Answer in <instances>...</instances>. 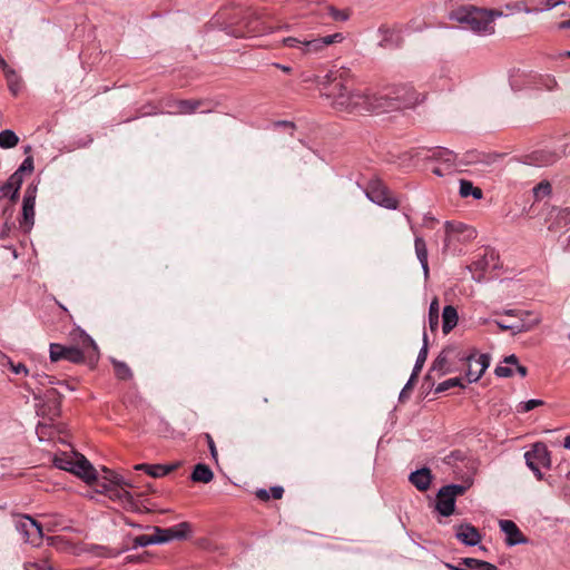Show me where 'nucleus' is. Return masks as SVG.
Returning a JSON list of instances; mask_svg holds the SVG:
<instances>
[{
	"label": "nucleus",
	"instance_id": "nucleus-1",
	"mask_svg": "<svg viewBox=\"0 0 570 570\" xmlns=\"http://www.w3.org/2000/svg\"><path fill=\"white\" fill-rule=\"evenodd\" d=\"M353 77L345 66H332L324 75L317 76L316 82L330 106L337 112L364 116L371 112H384L414 107L420 95L409 83L392 85L380 90L357 88L350 90L346 81Z\"/></svg>",
	"mask_w": 570,
	"mask_h": 570
},
{
	"label": "nucleus",
	"instance_id": "nucleus-2",
	"mask_svg": "<svg viewBox=\"0 0 570 570\" xmlns=\"http://www.w3.org/2000/svg\"><path fill=\"white\" fill-rule=\"evenodd\" d=\"M214 23L233 37L256 36L261 33V21L250 10H242L235 6L222 8L214 17Z\"/></svg>",
	"mask_w": 570,
	"mask_h": 570
},
{
	"label": "nucleus",
	"instance_id": "nucleus-3",
	"mask_svg": "<svg viewBox=\"0 0 570 570\" xmlns=\"http://www.w3.org/2000/svg\"><path fill=\"white\" fill-rule=\"evenodd\" d=\"M498 10H487L473 6L461 7L453 11L452 18L471 31L488 36L495 31L494 19L501 17Z\"/></svg>",
	"mask_w": 570,
	"mask_h": 570
},
{
	"label": "nucleus",
	"instance_id": "nucleus-4",
	"mask_svg": "<svg viewBox=\"0 0 570 570\" xmlns=\"http://www.w3.org/2000/svg\"><path fill=\"white\" fill-rule=\"evenodd\" d=\"M288 129H291L289 136L293 139L289 147L293 160L297 163L305 161L312 155L309 139L311 135L314 132V128L302 121H287V130Z\"/></svg>",
	"mask_w": 570,
	"mask_h": 570
},
{
	"label": "nucleus",
	"instance_id": "nucleus-5",
	"mask_svg": "<svg viewBox=\"0 0 570 570\" xmlns=\"http://www.w3.org/2000/svg\"><path fill=\"white\" fill-rule=\"evenodd\" d=\"M343 40L344 36L341 32L309 40H299L297 38L287 37V47L297 48L303 55H318L323 52L326 47L334 43H340Z\"/></svg>",
	"mask_w": 570,
	"mask_h": 570
},
{
	"label": "nucleus",
	"instance_id": "nucleus-6",
	"mask_svg": "<svg viewBox=\"0 0 570 570\" xmlns=\"http://www.w3.org/2000/svg\"><path fill=\"white\" fill-rule=\"evenodd\" d=\"M527 466L534 473L538 480L543 479L540 468L551 466V456L547 445L543 442H537L532 449L524 453Z\"/></svg>",
	"mask_w": 570,
	"mask_h": 570
},
{
	"label": "nucleus",
	"instance_id": "nucleus-7",
	"mask_svg": "<svg viewBox=\"0 0 570 570\" xmlns=\"http://www.w3.org/2000/svg\"><path fill=\"white\" fill-rule=\"evenodd\" d=\"M365 194L367 198L387 209H396L399 202L394 198L390 189L380 179H372L367 184Z\"/></svg>",
	"mask_w": 570,
	"mask_h": 570
},
{
	"label": "nucleus",
	"instance_id": "nucleus-8",
	"mask_svg": "<svg viewBox=\"0 0 570 570\" xmlns=\"http://www.w3.org/2000/svg\"><path fill=\"white\" fill-rule=\"evenodd\" d=\"M16 529L28 543L39 546L42 541L43 534L40 523L29 515H19L16 520Z\"/></svg>",
	"mask_w": 570,
	"mask_h": 570
},
{
	"label": "nucleus",
	"instance_id": "nucleus-9",
	"mask_svg": "<svg viewBox=\"0 0 570 570\" xmlns=\"http://www.w3.org/2000/svg\"><path fill=\"white\" fill-rule=\"evenodd\" d=\"M33 395H35L36 400L41 402L38 404V406H39L38 411L43 416H48L49 419L59 416L61 395L56 389L47 390L43 396H41L39 393H35V392H33Z\"/></svg>",
	"mask_w": 570,
	"mask_h": 570
},
{
	"label": "nucleus",
	"instance_id": "nucleus-10",
	"mask_svg": "<svg viewBox=\"0 0 570 570\" xmlns=\"http://www.w3.org/2000/svg\"><path fill=\"white\" fill-rule=\"evenodd\" d=\"M51 362L66 360L73 364L86 362L85 351L76 346H65L58 343H51L49 347Z\"/></svg>",
	"mask_w": 570,
	"mask_h": 570
},
{
	"label": "nucleus",
	"instance_id": "nucleus-11",
	"mask_svg": "<svg viewBox=\"0 0 570 570\" xmlns=\"http://www.w3.org/2000/svg\"><path fill=\"white\" fill-rule=\"evenodd\" d=\"M151 529L156 532L158 539H160L159 544L167 543L171 540H184L191 534V525L188 522H181L171 528L153 527Z\"/></svg>",
	"mask_w": 570,
	"mask_h": 570
},
{
	"label": "nucleus",
	"instance_id": "nucleus-12",
	"mask_svg": "<svg viewBox=\"0 0 570 570\" xmlns=\"http://www.w3.org/2000/svg\"><path fill=\"white\" fill-rule=\"evenodd\" d=\"M72 340L77 342L78 348L85 351V358L89 362H97L99 357V350L95 341L82 330H75L71 333Z\"/></svg>",
	"mask_w": 570,
	"mask_h": 570
},
{
	"label": "nucleus",
	"instance_id": "nucleus-13",
	"mask_svg": "<svg viewBox=\"0 0 570 570\" xmlns=\"http://www.w3.org/2000/svg\"><path fill=\"white\" fill-rule=\"evenodd\" d=\"M466 361L468 370L465 375L470 383L479 381L490 365V356L487 354H481L478 357L469 356Z\"/></svg>",
	"mask_w": 570,
	"mask_h": 570
},
{
	"label": "nucleus",
	"instance_id": "nucleus-14",
	"mask_svg": "<svg viewBox=\"0 0 570 570\" xmlns=\"http://www.w3.org/2000/svg\"><path fill=\"white\" fill-rule=\"evenodd\" d=\"M32 173L33 171V158L32 156H27V158L22 161L19 168L9 177V185L14 186V193L11 195V202L16 203L19 197V190L23 183V173Z\"/></svg>",
	"mask_w": 570,
	"mask_h": 570
},
{
	"label": "nucleus",
	"instance_id": "nucleus-15",
	"mask_svg": "<svg viewBox=\"0 0 570 570\" xmlns=\"http://www.w3.org/2000/svg\"><path fill=\"white\" fill-rule=\"evenodd\" d=\"M76 458L71 473L76 474L88 484L95 482L97 480V473L92 464L80 453H78Z\"/></svg>",
	"mask_w": 570,
	"mask_h": 570
},
{
	"label": "nucleus",
	"instance_id": "nucleus-16",
	"mask_svg": "<svg viewBox=\"0 0 570 570\" xmlns=\"http://www.w3.org/2000/svg\"><path fill=\"white\" fill-rule=\"evenodd\" d=\"M37 197V186L29 185L24 191L22 202V219L28 226L35 224V205Z\"/></svg>",
	"mask_w": 570,
	"mask_h": 570
},
{
	"label": "nucleus",
	"instance_id": "nucleus-17",
	"mask_svg": "<svg viewBox=\"0 0 570 570\" xmlns=\"http://www.w3.org/2000/svg\"><path fill=\"white\" fill-rule=\"evenodd\" d=\"M499 525L501 531L507 535L505 543L508 546L512 547L528 541L513 521L500 520Z\"/></svg>",
	"mask_w": 570,
	"mask_h": 570
},
{
	"label": "nucleus",
	"instance_id": "nucleus-18",
	"mask_svg": "<svg viewBox=\"0 0 570 570\" xmlns=\"http://www.w3.org/2000/svg\"><path fill=\"white\" fill-rule=\"evenodd\" d=\"M455 535L458 540L470 547L476 546L481 541V534L478 529L471 524H460L456 528Z\"/></svg>",
	"mask_w": 570,
	"mask_h": 570
},
{
	"label": "nucleus",
	"instance_id": "nucleus-19",
	"mask_svg": "<svg viewBox=\"0 0 570 570\" xmlns=\"http://www.w3.org/2000/svg\"><path fill=\"white\" fill-rule=\"evenodd\" d=\"M106 494L114 501H119L124 508L136 510L137 505L134 501L132 495L126 488L112 487L106 489Z\"/></svg>",
	"mask_w": 570,
	"mask_h": 570
},
{
	"label": "nucleus",
	"instance_id": "nucleus-20",
	"mask_svg": "<svg viewBox=\"0 0 570 570\" xmlns=\"http://www.w3.org/2000/svg\"><path fill=\"white\" fill-rule=\"evenodd\" d=\"M178 465H179V463L169 464V465L141 463V464L135 465V470L145 471L148 475H150L153 478H161V476L169 474L174 470H176L178 468Z\"/></svg>",
	"mask_w": 570,
	"mask_h": 570
},
{
	"label": "nucleus",
	"instance_id": "nucleus-21",
	"mask_svg": "<svg viewBox=\"0 0 570 570\" xmlns=\"http://www.w3.org/2000/svg\"><path fill=\"white\" fill-rule=\"evenodd\" d=\"M455 499L448 491L441 488L436 495V510L444 517L454 512Z\"/></svg>",
	"mask_w": 570,
	"mask_h": 570
},
{
	"label": "nucleus",
	"instance_id": "nucleus-22",
	"mask_svg": "<svg viewBox=\"0 0 570 570\" xmlns=\"http://www.w3.org/2000/svg\"><path fill=\"white\" fill-rule=\"evenodd\" d=\"M409 480L419 491H426L430 488L432 474L430 469L422 468L412 472Z\"/></svg>",
	"mask_w": 570,
	"mask_h": 570
},
{
	"label": "nucleus",
	"instance_id": "nucleus-23",
	"mask_svg": "<svg viewBox=\"0 0 570 570\" xmlns=\"http://www.w3.org/2000/svg\"><path fill=\"white\" fill-rule=\"evenodd\" d=\"M459 315L458 311L452 305H446L442 312V331L444 334H449L458 324Z\"/></svg>",
	"mask_w": 570,
	"mask_h": 570
},
{
	"label": "nucleus",
	"instance_id": "nucleus-24",
	"mask_svg": "<svg viewBox=\"0 0 570 570\" xmlns=\"http://www.w3.org/2000/svg\"><path fill=\"white\" fill-rule=\"evenodd\" d=\"M205 105H207V102L199 99L179 100L176 102V114L190 115Z\"/></svg>",
	"mask_w": 570,
	"mask_h": 570
},
{
	"label": "nucleus",
	"instance_id": "nucleus-25",
	"mask_svg": "<svg viewBox=\"0 0 570 570\" xmlns=\"http://www.w3.org/2000/svg\"><path fill=\"white\" fill-rule=\"evenodd\" d=\"M559 159L558 154L548 150L534 151L531 155V161L535 166H549L554 164Z\"/></svg>",
	"mask_w": 570,
	"mask_h": 570
},
{
	"label": "nucleus",
	"instance_id": "nucleus-26",
	"mask_svg": "<svg viewBox=\"0 0 570 570\" xmlns=\"http://www.w3.org/2000/svg\"><path fill=\"white\" fill-rule=\"evenodd\" d=\"M78 455V452L71 451L70 453H61L60 455H56L53 459V464L56 468L60 470H65L68 472H71L76 456Z\"/></svg>",
	"mask_w": 570,
	"mask_h": 570
},
{
	"label": "nucleus",
	"instance_id": "nucleus-27",
	"mask_svg": "<svg viewBox=\"0 0 570 570\" xmlns=\"http://www.w3.org/2000/svg\"><path fill=\"white\" fill-rule=\"evenodd\" d=\"M460 564L465 567L464 570H499L495 564L475 558H463Z\"/></svg>",
	"mask_w": 570,
	"mask_h": 570
},
{
	"label": "nucleus",
	"instance_id": "nucleus-28",
	"mask_svg": "<svg viewBox=\"0 0 570 570\" xmlns=\"http://www.w3.org/2000/svg\"><path fill=\"white\" fill-rule=\"evenodd\" d=\"M214 478V473L210 468L206 464L198 463L195 465L191 473V480L194 482L209 483Z\"/></svg>",
	"mask_w": 570,
	"mask_h": 570
},
{
	"label": "nucleus",
	"instance_id": "nucleus-29",
	"mask_svg": "<svg viewBox=\"0 0 570 570\" xmlns=\"http://www.w3.org/2000/svg\"><path fill=\"white\" fill-rule=\"evenodd\" d=\"M451 352L452 350L450 348L443 350L433 361L431 370L440 373L441 375L450 373L451 370L449 367V354Z\"/></svg>",
	"mask_w": 570,
	"mask_h": 570
},
{
	"label": "nucleus",
	"instance_id": "nucleus-30",
	"mask_svg": "<svg viewBox=\"0 0 570 570\" xmlns=\"http://www.w3.org/2000/svg\"><path fill=\"white\" fill-rule=\"evenodd\" d=\"M414 245H415V253H416L417 259L420 261V263L422 265V268L424 271L425 277H428V275H429V264H428V248H426V244H425L423 238L416 237L415 242H414Z\"/></svg>",
	"mask_w": 570,
	"mask_h": 570
},
{
	"label": "nucleus",
	"instance_id": "nucleus-31",
	"mask_svg": "<svg viewBox=\"0 0 570 570\" xmlns=\"http://www.w3.org/2000/svg\"><path fill=\"white\" fill-rule=\"evenodd\" d=\"M460 196L463 198L472 196L474 199H481L483 193L481 188L474 187L471 181L462 179L460 181Z\"/></svg>",
	"mask_w": 570,
	"mask_h": 570
},
{
	"label": "nucleus",
	"instance_id": "nucleus-32",
	"mask_svg": "<svg viewBox=\"0 0 570 570\" xmlns=\"http://www.w3.org/2000/svg\"><path fill=\"white\" fill-rule=\"evenodd\" d=\"M4 77L8 83L9 91L13 96H18L22 87L20 76L17 73L14 69H12L10 71H7V73H4Z\"/></svg>",
	"mask_w": 570,
	"mask_h": 570
},
{
	"label": "nucleus",
	"instance_id": "nucleus-33",
	"mask_svg": "<svg viewBox=\"0 0 570 570\" xmlns=\"http://www.w3.org/2000/svg\"><path fill=\"white\" fill-rule=\"evenodd\" d=\"M19 137L14 134V131L10 129H6L0 131V148L9 149L13 148L18 145Z\"/></svg>",
	"mask_w": 570,
	"mask_h": 570
},
{
	"label": "nucleus",
	"instance_id": "nucleus-34",
	"mask_svg": "<svg viewBox=\"0 0 570 570\" xmlns=\"http://www.w3.org/2000/svg\"><path fill=\"white\" fill-rule=\"evenodd\" d=\"M426 357H428V336H426V333L424 332L423 333V346L419 352V355H417V358H416V362H415V365H414V368L412 372L413 376H416V377L419 376V373L421 372V370L426 361Z\"/></svg>",
	"mask_w": 570,
	"mask_h": 570
},
{
	"label": "nucleus",
	"instance_id": "nucleus-35",
	"mask_svg": "<svg viewBox=\"0 0 570 570\" xmlns=\"http://www.w3.org/2000/svg\"><path fill=\"white\" fill-rule=\"evenodd\" d=\"M495 323L501 331H511L513 335H517L530 331L534 325H537L538 322L533 324H524L523 322H520L518 324L512 325H507L500 321H497Z\"/></svg>",
	"mask_w": 570,
	"mask_h": 570
},
{
	"label": "nucleus",
	"instance_id": "nucleus-36",
	"mask_svg": "<svg viewBox=\"0 0 570 570\" xmlns=\"http://www.w3.org/2000/svg\"><path fill=\"white\" fill-rule=\"evenodd\" d=\"M112 365L117 379L127 381L132 377V372L125 362L112 360Z\"/></svg>",
	"mask_w": 570,
	"mask_h": 570
},
{
	"label": "nucleus",
	"instance_id": "nucleus-37",
	"mask_svg": "<svg viewBox=\"0 0 570 570\" xmlns=\"http://www.w3.org/2000/svg\"><path fill=\"white\" fill-rule=\"evenodd\" d=\"M431 157L436 160L443 161L449 166L453 165L456 160V155L453 151L448 150L445 148H436L435 150H433Z\"/></svg>",
	"mask_w": 570,
	"mask_h": 570
},
{
	"label": "nucleus",
	"instance_id": "nucleus-38",
	"mask_svg": "<svg viewBox=\"0 0 570 570\" xmlns=\"http://www.w3.org/2000/svg\"><path fill=\"white\" fill-rule=\"evenodd\" d=\"M439 309H440L439 299L436 297H434L430 304V309H429V325H430V330L432 332H435L439 327Z\"/></svg>",
	"mask_w": 570,
	"mask_h": 570
},
{
	"label": "nucleus",
	"instance_id": "nucleus-39",
	"mask_svg": "<svg viewBox=\"0 0 570 570\" xmlns=\"http://www.w3.org/2000/svg\"><path fill=\"white\" fill-rule=\"evenodd\" d=\"M23 568L24 570H55V567L49 562L48 559L27 561L24 562Z\"/></svg>",
	"mask_w": 570,
	"mask_h": 570
},
{
	"label": "nucleus",
	"instance_id": "nucleus-40",
	"mask_svg": "<svg viewBox=\"0 0 570 570\" xmlns=\"http://www.w3.org/2000/svg\"><path fill=\"white\" fill-rule=\"evenodd\" d=\"M158 535H156V532L151 535L142 534L138 535L134 539L132 548L136 549L138 547H147L149 544H159Z\"/></svg>",
	"mask_w": 570,
	"mask_h": 570
},
{
	"label": "nucleus",
	"instance_id": "nucleus-41",
	"mask_svg": "<svg viewBox=\"0 0 570 570\" xmlns=\"http://www.w3.org/2000/svg\"><path fill=\"white\" fill-rule=\"evenodd\" d=\"M551 185L549 181H541L533 188V195L537 200H541L551 194Z\"/></svg>",
	"mask_w": 570,
	"mask_h": 570
},
{
	"label": "nucleus",
	"instance_id": "nucleus-42",
	"mask_svg": "<svg viewBox=\"0 0 570 570\" xmlns=\"http://www.w3.org/2000/svg\"><path fill=\"white\" fill-rule=\"evenodd\" d=\"M535 3L534 12L538 11H544V10H551L556 8L557 6L564 2V0H533Z\"/></svg>",
	"mask_w": 570,
	"mask_h": 570
},
{
	"label": "nucleus",
	"instance_id": "nucleus-43",
	"mask_svg": "<svg viewBox=\"0 0 570 570\" xmlns=\"http://www.w3.org/2000/svg\"><path fill=\"white\" fill-rule=\"evenodd\" d=\"M455 386L464 387V385L462 384L460 377H452V379H449L446 381L441 382L435 387V393H442V392H445V391H448V390H450L452 387H455Z\"/></svg>",
	"mask_w": 570,
	"mask_h": 570
},
{
	"label": "nucleus",
	"instance_id": "nucleus-44",
	"mask_svg": "<svg viewBox=\"0 0 570 570\" xmlns=\"http://www.w3.org/2000/svg\"><path fill=\"white\" fill-rule=\"evenodd\" d=\"M104 471L108 474V476L106 479L112 484V487H119V488L131 487V484L128 483L127 481H125V479L121 475L114 473L107 469H105Z\"/></svg>",
	"mask_w": 570,
	"mask_h": 570
},
{
	"label": "nucleus",
	"instance_id": "nucleus-45",
	"mask_svg": "<svg viewBox=\"0 0 570 570\" xmlns=\"http://www.w3.org/2000/svg\"><path fill=\"white\" fill-rule=\"evenodd\" d=\"M2 356V360H3V364H8L11 368V371L14 373V374H22V375H28L29 374V370L27 368V366L23 364V363H18V364H14L9 357H7L6 355H1Z\"/></svg>",
	"mask_w": 570,
	"mask_h": 570
},
{
	"label": "nucleus",
	"instance_id": "nucleus-46",
	"mask_svg": "<svg viewBox=\"0 0 570 570\" xmlns=\"http://www.w3.org/2000/svg\"><path fill=\"white\" fill-rule=\"evenodd\" d=\"M543 405V401L542 400H529L527 402H521L518 407H517V411L518 413H527L538 406H541Z\"/></svg>",
	"mask_w": 570,
	"mask_h": 570
},
{
	"label": "nucleus",
	"instance_id": "nucleus-47",
	"mask_svg": "<svg viewBox=\"0 0 570 570\" xmlns=\"http://www.w3.org/2000/svg\"><path fill=\"white\" fill-rule=\"evenodd\" d=\"M328 16L335 21H346L350 18L348 10H340L334 7L327 8Z\"/></svg>",
	"mask_w": 570,
	"mask_h": 570
},
{
	"label": "nucleus",
	"instance_id": "nucleus-48",
	"mask_svg": "<svg viewBox=\"0 0 570 570\" xmlns=\"http://www.w3.org/2000/svg\"><path fill=\"white\" fill-rule=\"evenodd\" d=\"M442 488L445 491H448L450 493V495H453L454 499L459 495L464 494L466 491V487L462 485V484H450V485H445Z\"/></svg>",
	"mask_w": 570,
	"mask_h": 570
},
{
	"label": "nucleus",
	"instance_id": "nucleus-49",
	"mask_svg": "<svg viewBox=\"0 0 570 570\" xmlns=\"http://www.w3.org/2000/svg\"><path fill=\"white\" fill-rule=\"evenodd\" d=\"M416 379H417L416 376H413L411 374V377L409 379L407 383L405 384V386L403 387V390L400 393V401H404L405 399H407L409 392L412 390L413 385L415 384Z\"/></svg>",
	"mask_w": 570,
	"mask_h": 570
},
{
	"label": "nucleus",
	"instance_id": "nucleus-50",
	"mask_svg": "<svg viewBox=\"0 0 570 570\" xmlns=\"http://www.w3.org/2000/svg\"><path fill=\"white\" fill-rule=\"evenodd\" d=\"M507 8L517 11H523L525 13L534 12V8H529L527 3L523 1L515 2L512 6L508 4Z\"/></svg>",
	"mask_w": 570,
	"mask_h": 570
},
{
	"label": "nucleus",
	"instance_id": "nucleus-51",
	"mask_svg": "<svg viewBox=\"0 0 570 570\" xmlns=\"http://www.w3.org/2000/svg\"><path fill=\"white\" fill-rule=\"evenodd\" d=\"M495 374L500 377H509L512 375V368L510 366L499 365L495 368Z\"/></svg>",
	"mask_w": 570,
	"mask_h": 570
},
{
	"label": "nucleus",
	"instance_id": "nucleus-52",
	"mask_svg": "<svg viewBox=\"0 0 570 570\" xmlns=\"http://www.w3.org/2000/svg\"><path fill=\"white\" fill-rule=\"evenodd\" d=\"M32 379L42 386H45L46 384H52L51 377H49L46 374L37 373L32 375Z\"/></svg>",
	"mask_w": 570,
	"mask_h": 570
},
{
	"label": "nucleus",
	"instance_id": "nucleus-53",
	"mask_svg": "<svg viewBox=\"0 0 570 570\" xmlns=\"http://www.w3.org/2000/svg\"><path fill=\"white\" fill-rule=\"evenodd\" d=\"M205 438H206V441H207V444H208V448H209L212 456L214 459H216L217 458V449H216V445H215V442H214L212 435L210 434H206Z\"/></svg>",
	"mask_w": 570,
	"mask_h": 570
},
{
	"label": "nucleus",
	"instance_id": "nucleus-54",
	"mask_svg": "<svg viewBox=\"0 0 570 570\" xmlns=\"http://www.w3.org/2000/svg\"><path fill=\"white\" fill-rule=\"evenodd\" d=\"M269 494L271 497H273L274 499H282L283 494H284V489L283 487H273L271 488L269 490Z\"/></svg>",
	"mask_w": 570,
	"mask_h": 570
},
{
	"label": "nucleus",
	"instance_id": "nucleus-55",
	"mask_svg": "<svg viewBox=\"0 0 570 570\" xmlns=\"http://www.w3.org/2000/svg\"><path fill=\"white\" fill-rule=\"evenodd\" d=\"M9 185V179L7 180L6 184L2 185V187L0 188V191L3 194V196H9V198L11 199V195L14 193V186H8Z\"/></svg>",
	"mask_w": 570,
	"mask_h": 570
},
{
	"label": "nucleus",
	"instance_id": "nucleus-56",
	"mask_svg": "<svg viewBox=\"0 0 570 570\" xmlns=\"http://www.w3.org/2000/svg\"><path fill=\"white\" fill-rule=\"evenodd\" d=\"M257 498H259L263 501H267L271 498L269 491L265 489H261L256 492Z\"/></svg>",
	"mask_w": 570,
	"mask_h": 570
},
{
	"label": "nucleus",
	"instance_id": "nucleus-57",
	"mask_svg": "<svg viewBox=\"0 0 570 570\" xmlns=\"http://www.w3.org/2000/svg\"><path fill=\"white\" fill-rule=\"evenodd\" d=\"M503 363H505L508 365H518L519 364L518 357L514 354L504 357Z\"/></svg>",
	"mask_w": 570,
	"mask_h": 570
},
{
	"label": "nucleus",
	"instance_id": "nucleus-58",
	"mask_svg": "<svg viewBox=\"0 0 570 570\" xmlns=\"http://www.w3.org/2000/svg\"><path fill=\"white\" fill-rule=\"evenodd\" d=\"M559 217L563 220H570V208H563L559 212Z\"/></svg>",
	"mask_w": 570,
	"mask_h": 570
},
{
	"label": "nucleus",
	"instance_id": "nucleus-59",
	"mask_svg": "<svg viewBox=\"0 0 570 570\" xmlns=\"http://www.w3.org/2000/svg\"><path fill=\"white\" fill-rule=\"evenodd\" d=\"M0 68L2 69L3 73H7V71L12 70V68L6 62V60L0 56Z\"/></svg>",
	"mask_w": 570,
	"mask_h": 570
},
{
	"label": "nucleus",
	"instance_id": "nucleus-60",
	"mask_svg": "<svg viewBox=\"0 0 570 570\" xmlns=\"http://www.w3.org/2000/svg\"><path fill=\"white\" fill-rule=\"evenodd\" d=\"M98 487H99V489L97 490L98 492L106 493V489L112 488V484L110 482L109 483L102 482V483H99Z\"/></svg>",
	"mask_w": 570,
	"mask_h": 570
},
{
	"label": "nucleus",
	"instance_id": "nucleus-61",
	"mask_svg": "<svg viewBox=\"0 0 570 570\" xmlns=\"http://www.w3.org/2000/svg\"><path fill=\"white\" fill-rule=\"evenodd\" d=\"M557 86V81L553 79V78H549L547 83H546V87L548 90H553Z\"/></svg>",
	"mask_w": 570,
	"mask_h": 570
},
{
	"label": "nucleus",
	"instance_id": "nucleus-62",
	"mask_svg": "<svg viewBox=\"0 0 570 570\" xmlns=\"http://www.w3.org/2000/svg\"><path fill=\"white\" fill-rule=\"evenodd\" d=\"M515 367H517V372H518L522 377H524V376L527 375L528 371H527V367H525V366L518 364V365H515Z\"/></svg>",
	"mask_w": 570,
	"mask_h": 570
},
{
	"label": "nucleus",
	"instance_id": "nucleus-63",
	"mask_svg": "<svg viewBox=\"0 0 570 570\" xmlns=\"http://www.w3.org/2000/svg\"><path fill=\"white\" fill-rule=\"evenodd\" d=\"M559 28H560V29H569V28H570V19H569V20L561 21V22L559 23Z\"/></svg>",
	"mask_w": 570,
	"mask_h": 570
},
{
	"label": "nucleus",
	"instance_id": "nucleus-64",
	"mask_svg": "<svg viewBox=\"0 0 570 570\" xmlns=\"http://www.w3.org/2000/svg\"><path fill=\"white\" fill-rule=\"evenodd\" d=\"M563 446L570 450V434L566 436Z\"/></svg>",
	"mask_w": 570,
	"mask_h": 570
}]
</instances>
